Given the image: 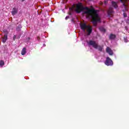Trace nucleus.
I'll return each mask as SVG.
<instances>
[{
    "instance_id": "nucleus-20",
    "label": "nucleus",
    "mask_w": 129,
    "mask_h": 129,
    "mask_svg": "<svg viewBox=\"0 0 129 129\" xmlns=\"http://www.w3.org/2000/svg\"><path fill=\"white\" fill-rule=\"evenodd\" d=\"M68 19H69V16H68L66 17V20H68Z\"/></svg>"
},
{
    "instance_id": "nucleus-13",
    "label": "nucleus",
    "mask_w": 129,
    "mask_h": 129,
    "mask_svg": "<svg viewBox=\"0 0 129 129\" xmlns=\"http://www.w3.org/2000/svg\"><path fill=\"white\" fill-rule=\"evenodd\" d=\"M121 3H123V6L124 7H126V5H125V3H126V1L127 0H120Z\"/></svg>"
},
{
    "instance_id": "nucleus-18",
    "label": "nucleus",
    "mask_w": 129,
    "mask_h": 129,
    "mask_svg": "<svg viewBox=\"0 0 129 129\" xmlns=\"http://www.w3.org/2000/svg\"><path fill=\"white\" fill-rule=\"evenodd\" d=\"M16 38H17V36L16 35H14V36H13V41H16Z\"/></svg>"
},
{
    "instance_id": "nucleus-15",
    "label": "nucleus",
    "mask_w": 129,
    "mask_h": 129,
    "mask_svg": "<svg viewBox=\"0 0 129 129\" xmlns=\"http://www.w3.org/2000/svg\"><path fill=\"white\" fill-rule=\"evenodd\" d=\"M5 65V61L4 60L0 61V66H4Z\"/></svg>"
},
{
    "instance_id": "nucleus-6",
    "label": "nucleus",
    "mask_w": 129,
    "mask_h": 129,
    "mask_svg": "<svg viewBox=\"0 0 129 129\" xmlns=\"http://www.w3.org/2000/svg\"><path fill=\"white\" fill-rule=\"evenodd\" d=\"M11 14L12 16H15L18 14V8H13L12 9V11L11 12Z\"/></svg>"
},
{
    "instance_id": "nucleus-22",
    "label": "nucleus",
    "mask_w": 129,
    "mask_h": 129,
    "mask_svg": "<svg viewBox=\"0 0 129 129\" xmlns=\"http://www.w3.org/2000/svg\"><path fill=\"white\" fill-rule=\"evenodd\" d=\"M28 40H30V37L27 38Z\"/></svg>"
},
{
    "instance_id": "nucleus-8",
    "label": "nucleus",
    "mask_w": 129,
    "mask_h": 129,
    "mask_svg": "<svg viewBox=\"0 0 129 129\" xmlns=\"http://www.w3.org/2000/svg\"><path fill=\"white\" fill-rule=\"evenodd\" d=\"M115 38H116V36L113 34H110L109 37L110 40H114Z\"/></svg>"
},
{
    "instance_id": "nucleus-1",
    "label": "nucleus",
    "mask_w": 129,
    "mask_h": 129,
    "mask_svg": "<svg viewBox=\"0 0 129 129\" xmlns=\"http://www.w3.org/2000/svg\"><path fill=\"white\" fill-rule=\"evenodd\" d=\"M84 10H87V11L85 12V14H87L92 18V23L94 25L96 26L97 23L100 22V18L97 14V11L94 9H89L88 7H84L82 5V3H79L77 4L75 11L78 14L81 13Z\"/></svg>"
},
{
    "instance_id": "nucleus-24",
    "label": "nucleus",
    "mask_w": 129,
    "mask_h": 129,
    "mask_svg": "<svg viewBox=\"0 0 129 129\" xmlns=\"http://www.w3.org/2000/svg\"><path fill=\"white\" fill-rule=\"evenodd\" d=\"M70 15H72V14H71V13H70Z\"/></svg>"
},
{
    "instance_id": "nucleus-7",
    "label": "nucleus",
    "mask_w": 129,
    "mask_h": 129,
    "mask_svg": "<svg viewBox=\"0 0 129 129\" xmlns=\"http://www.w3.org/2000/svg\"><path fill=\"white\" fill-rule=\"evenodd\" d=\"M106 52H107V53H108V54H109L110 55H113V52H112V50H111V49H110V48L107 47L106 49Z\"/></svg>"
},
{
    "instance_id": "nucleus-16",
    "label": "nucleus",
    "mask_w": 129,
    "mask_h": 129,
    "mask_svg": "<svg viewBox=\"0 0 129 129\" xmlns=\"http://www.w3.org/2000/svg\"><path fill=\"white\" fill-rule=\"evenodd\" d=\"M100 30L102 32H105V31H106L105 29H104V28H102V27L100 28Z\"/></svg>"
},
{
    "instance_id": "nucleus-12",
    "label": "nucleus",
    "mask_w": 129,
    "mask_h": 129,
    "mask_svg": "<svg viewBox=\"0 0 129 129\" xmlns=\"http://www.w3.org/2000/svg\"><path fill=\"white\" fill-rule=\"evenodd\" d=\"M22 28V25H19L17 28H16V31H17L18 32H20V31H21V29Z\"/></svg>"
},
{
    "instance_id": "nucleus-17",
    "label": "nucleus",
    "mask_w": 129,
    "mask_h": 129,
    "mask_svg": "<svg viewBox=\"0 0 129 129\" xmlns=\"http://www.w3.org/2000/svg\"><path fill=\"white\" fill-rule=\"evenodd\" d=\"M124 41L125 42V43H127V42H128V40H127V39L125 37L124 38Z\"/></svg>"
},
{
    "instance_id": "nucleus-2",
    "label": "nucleus",
    "mask_w": 129,
    "mask_h": 129,
    "mask_svg": "<svg viewBox=\"0 0 129 129\" xmlns=\"http://www.w3.org/2000/svg\"><path fill=\"white\" fill-rule=\"evenodd\" d=\"M80 28L84 33H85V30H87L88 32V36H89L91 33H92V27L89 25H86V23H81L80 24Z\"/></svg>"
},
{
    "instance_id": "nucleus-21",
    "label": "nucleus",
    "mask_w": 129,
    "mask_h": 129,
    "mask_svg": "<svg viewBox=\"0 0 129 129\" xmlns=\"http://www.w3.org/2000/svg\"><path fill=\"white\" fill-rule=\"evenodd\" d=\"M72 23H74V18H73V19H72Z\"/></svg>"
},
{
    "instance_id": "nucleus-4",
    "label": "nucleus",
    "mask_w": 129,
    "mask_h": 129,
    "mask_svg": "<svg viewBox=\"0 0 129 129\" xmlns=\"http://www.w3.org/2000/svg\"><path fill=\"white\" fill-rule=\"evenodd\" d=\"M105 64L107 66H112L113 65V62L109 57H107L106 58Z\"/></svg>"
},
{
    "instance_id": "nucleus-14",
    "label": "nucleus",
    "mask_w": 129,
    "mask_h": 129,
    "mask_svg": "<svg viewBox=\"0 0 129 129\" xmlns=\"http://www.w3.org/2000/svg\"><path fill=\"white\" fill-rule=\"evenodd\" d=\"M3 33H4V36H8V35L9 34V32L7 30H3Z\"/></svg>"
},
{
    "instance_id": "nucleus-3",
    "label": "nucleus",
    "mask_w": 129,
    "mask_h": 129,
    "mask_svg": "<svg viewBox=\"0 0 129 129\" xmlns=\"http://www.w3.org/2000/svg\"><path fill=\"white\" fill-rule=\"evenodd\" d=\"M88 45L89 46H92L93 48L94 49H97L98 51L100 52H102V50H103V45H99L95 41L90 40L89 42H87Z\"/></svg>"
},
{
    "instance_id": "nucleus-11",
    "label": "nucleus",
    "mask_w": 129,
    "mask_h": 129,
    "mask_svg": "<svg viewBox=\"0 0 129 129\" xmlns=\"http://www.w3.org/2000/svg\"><path fill=\"white\" fill-rule=\"evenodd\" d=\"M112 7L115 8V9H116V8H117V4H116V2L114 1L112 2Z\"/></svg>"
},
{
    "instance_id": "nucleus-5",
    "label": "nucleus",
    "mask_w": 129,
    "mask_h": 129,
    "mask_svg": "<svg viewBox=\"0 0 129 129\" xmlns=\"http://www.w3.org/2000/svg\"><path fill=\"white\" fill-rule=\"evenodd\" d=\"M113 9L111 7H110L108 11V15L109 17H112L113 16Z\"/></svg>"
},
{
    "instance_id": "nucleus-10",
    "label": "nucleus",
    "mask_w": 129,
    "mask_h": 129,
    "mask_svg": "<svg viewBox=\"0 0 129 129\" xmlns=\"http://www.w3.org/2000/svg\"><path fill=\"white\" fill-rule=\"evenodd\" d=\"M7 40H8V36L4 35L2 39L3 43H6L7 42Z\"/></svg>"
},
{
    "instance_id": "nucleus-19",
    "label": "nucleus",
    "mask_w": 129,
    "mask_h": 129,
    "mask_svg": "<svg viewBox=\"0 0 129 129\" xmlns=\"http://www.w3.org/2000/svg\"><path fill=\"white\" fill-rule=\"evenodd\" d=\"M123 17L124 18H126L127 17L126 13H123Z\"/></svg>"
},
{
    "instance_id": "nucleus-23",
    "label": "nucleus",
    "mask_w": 129,
    "mask_h": 129,
    "mask_svg": "<svg viewBox=\"0 0 129 129\" xmlns=\"http://www.w3.org/2000/svg\"><path fill=\"white\" fill-rule=\"evenodd\" d=\"M38 39H40V37H38Z\"/></svg>"
},
{
    "instance_id": "nucleus-9",
    "label": "nucleus",
    "mask_w": 129,
    "mask_h": 129,
    "mask_svg": "<svg viewBox=\"0 0 129 129\" xmlns=\"http://www.w3.org/2000/svg\"><path fill=\"white\" fill-rule=\"evenodd\" d=\"M27 49L26 48V47H24L21 51V54L24 55H26V53H27Z\"/></svg>"
}]
</instances>
